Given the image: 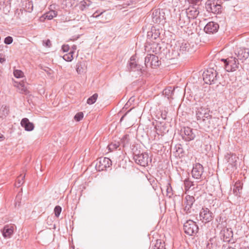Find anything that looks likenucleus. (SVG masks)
<instances>
[{"label": "nucleus", "mask_w": 249, "mask_h": 249, "mask_svg": "<svg viewBox=\"0 0 249 249\" xmlns=\"http://www.w3.org/2000/svg\"><path fill=\"white\" fill-rule=\"evenodd\" d=\"M224 63L225 69L229 72L235 71L239 67L238 60L233 56L228 57L227 59H222Z\"/></svg>", "instance_id": "1"}, {"label": "nucleus", "mask_w": 249, "mask_h": 249, "mask_svg": "<svg viewBox=\"0 0 249 249\" xmlns=\"http://www.w3.org/2000/svg\"><path fill=\"white\" fill-rule=\"evenodd\" d=\"M189 44L186 42L177 41L172 49L174 56L177 57L185 52L189 49Z\"/></svg>", "instance_id": "2"}, {"label": "nucleus", "mask_w": 249, "mask_h": 249, "mask_svg": "<svg viewBox=\"0 0 249 249\" xmlns=\"http://www.w3.org/2000/svg\"><path fill=\"white\" fill-rule=\"evenodd\" d=\"M213 112L209 108L204 107H196L195 110L196 117L197 121H201V122L204 121V119H208L210 117L211 113Z\"/></svg>", "instance_id": "3"}, {"label": "nucleus", "mask_w": 249, "mask_h": 249, "mask_svg": "<svg viewBox=\"0 0 249 249\" xmlns=\"http://www.w3.org/2000/svg\"><path fill=\"white\" fill-rule=\"evenodd\" d=\"M216 71L213 69H210L203 73V78L205 83L207 84H215L217 80Z\"/></svg>", "instance_id": "4"}, {"label": "nucleus", "mask_w": 249, "mask_h": 249, "mask_svg": "<svg viewBox=\"0 0 249 249\" xmlns=\"http://www.w3.org/2000/svg\"><path fill=\"white\" fill-rule=\"evenodd\" d=\"M219 118L215 116H213L212 113L208 119H205L203 122V125L205 129L212 130L215 128L218 125Z\"/></svg>", "instance_id": "5"}, {"label": "nucleus", "mask_w": 249, "mask_h": 249, "mask_svg": "<svg viewBox=\"0 0 249 249\" xmlns=\"http://www.w3.org/2000/svg\"><path fill=\"white\" fill-rule=\"evenodd\" d=\"M184 232L189 235H193L196 234L198 231V227L196 222L189 220L184 224Z\"/></svg>", "instance_id": "6"}, {"label": "nucleus", "mask_w": 249, "mask_h": 249, "mask_svg": "<svg viewBox=\"0 0 249 249\" xmlns=\"http://www.w3.org/2000/svg\"><path fill=\"white\" fill-rule=\"evenodd\" d=\"M213 214L207 208H202L199 213V219L202 222L206 224L213 219Z\"/></svg>", "instance_id": "7"}, {"label": "nucleus", "mask_w": 249, "mask_h": 249, "mask_svg": "<svg viewBox=\"0 0 249 249\" xmlns=\"http://www.w3.org/2000/svg\"><path fill=\"white\" fill-rule=\"evenodd\" d=\"M133 159L137 164L142 166L148 165L149 160V155L147 153L145 152L134 155Z\"/></svg>", "instance_id": "8"}, {"label": "nucleus", "mask_w": 249, "mask_h": 249, "mask_svg": "<svg viewBox=\"0 0 249 249\" xmlns=\"http://www.w3.org/2000/svg\"><path fill=\"white\" fill-rule=\"evenodd\" d=\"M112 165L111 160L108 158H100L98 159V162L96 164V168L101 171L106 170Z\"/></svg>", "instance_id": "9"}, {"label": "nucleus", "mask_w": 249, "mask_h": 249, "mask_svg": "<svg viewBox=\"0 0 249 249\" xmlns=\"http://www.w3.org/2000/svg\"><path fill=\"white\" fill-rule=\"evenodd\" d=\"M204 172L203 166L199 163H197L193 165L192 170V175L193 178L195 179H200Z\"/></svg>", "instance_id": "10"}, {"label": "nucleus", "mask_w": 249, "mask_h": 249, "mask_svg": "<svg viewBox=\"0 0 249 249\" xmlns=\"http://www.w3.org/2000/svg\"><path fill=\"white\" fill-rule=\"evenodd\" d=\"M145 50L150 53H154L155 54L160 52V46L157 41H147L146 45L145 46Z\"/></svg>", "instance_id": "11"}, {"label": "nucleus", "mask_w": 249, "mask_h": 249, "mask_svg": "<svg viewBox=\"0 0 249 249\" xmlns=\"http://www.w3.org/2000/svg\"><path fill=\"white\" fill-rule=\"evenodd\" d=\"M92 5L93 2L90 0H82L77 3L76 6L79 10L86 13Z\"/></svg>", "instance_id": "12"}, {"label": "nucleus", "mask_w": 249, "mask_h": 249, "mask_svg": "<svg viewBox=\"0 0 249 249\" xmlns=\"http://www.w3.org/2000/svg\"><path fill=\"white\" fill-rule=\"evenodd\" d=\"M237 59L244 61L249 57V49L245 48H238L235 52Z\"/></svg>", "instance_id": "13"}, {"label": "nucleus", "mask_w": 249, "mask_h": 249, "mask_svg": "<svg viewBox=\"0 0 249 249\" xmlns=\"http://www.w3.org/2000/svg\"><path fill=\"white\" fill-rule=\"evenodd\" d=\"M199 6L196 5H190L186 9V15H187L190 18H195L197 17L199 13Z\"/></svg>", "instance_id": "14"}, {"label": "nucleus", "mask_w": 249, "mask_h": 249, "mask_svg": "<svg viewBox=\"0 0 249 249\" xmlns=\"http://www.w3.org/2000/svg\"><path fill=\"white\" fill-rule=\"evenodd\" d=\"M195 202V197L193 196L187 195L184 198V210L186 213H191L192 207Z\"/></svg>", "instance_id": "15"}, {"label": "nucleus", "mask_w": 249, "mask_h": 249, "mask_svg": "<svg viewBox=\"0 0 249 249\" xmlns=\"http://www.w3.org/2000/svg\"><path fill=\"white\" fill-rule=\"evenodd\" d=\"M220 235L224 242H229L232 237L233 232L231 228H223L220 231Z\"/></svg>", "instance_id": "16"}, {"label": "nucleus", "mask_w": 249, "mask_h": 249, "mask_svg": "<svg viewBox=\"0 0 249 249\" xmlns=\"http://www.w3.org/2000/svg\"><path fill=\"white\" fill-rule=\"evenodd\" d=\"M219 27L218 23L211 21L205 25L204 30L207 34H213L217 32Z\"/></svg>", "instance_id": "17"}, {"label": "nucleus", "mask_w": 249, "mask_h": 249, "mask_svg": "<svg viewBox=\"0 0 249 249\" xmlns=\"http://www.w3.org/2000/svg\"><path fill=\"white\" fill-rule=\"evenodd\" d=\"M206 8L209 12L218 14L221 12V5L214 2L207 3Z\"/></svg>", "instance_id": "18"}, {"label": "nucleus", "mask_w": 249, "mask_h": 249, "mask_svg": "<svg viewBox=\"0 0 249 249\" xmlns=\"http://www.w3.org/2000/svg\"><path fill=\"white\" fill-rule=\"evenodd\" d=\"M182 138L186 141H190L194 139L195 134L193 132L190 127H184V132L182 134Z\"/></svg>", "instance_id": "19"}, {"label": "nucleus", "mask_w": 249, "mask_h": 249, "mask_svg": "<svg viewBox=\"0 0 249 249\" xmlns=\"http://www.w3.org/2000/svg\"><path fill=\"white\" fill-rule=\"evenodd\" d=\"M190 18L185 14H180L178 22V26L181 28L186 27L190 23Z\"/></svg>", "instance_id": "20"}, {"label": "nucleus", "mask_w": 249, "mask_h": 249, "mask_svg": "<svg viewBox=\"0 0 249 249\" xmlns=\"http://www.w3.org/2000/svg\"><path fill=\"white\" fill-rule=\"evenodd\" d=\"M128 69L130 71L142 70V66L136 63L134 56H132L130 59Z\"/></svg>", "instance_id": "21"}, {"label": "nucleus", "mask_w": 249, "mask_h": 249, "mask_svg": "<svg viewBox=\"0 0 249 249\" xmlns=\"http://www.w3.org/2000/svg\"><path fill=\"white\" fill-rule=\"evenodd\" d=\"M21 126L27 131H32L35 127L33 123L30 122L28 118H24L20 122Z\"/></svg>", "instance_id": "22"}, {"label": "nucleus", "mask_w": 249, "mask_h": 249, "mask_svg": "<svg viewBox=\"0 0 249 249\" xmlns=\"http://www.w3.org/2000/svg\"><path fill=\"white\" fill-rule=\"evenodd\" d=\"M14 231V227L11 225H5L2 231V235L4 238H9L11 237Z\"/></svg>", "instance_id": "23"}, {"label": "nucleus", "mask_w": 249, "mask_h": 249, "mask_svg": "<svg viewBox=\"0 0 249 249\" xmlns=\"http://www.w3.org/2000/svg\"><path fill=\"white\" fill-rule=\"evenodd\" d=\"M160 33L159 31L155 29H152L151 31L147 33V41H154V40H157L159 37Z\"/></svg>", "instance_id": "24"}, {"label": "nucleus", "mask_w": 249, "mask_h": 249, "mask_svg": "<svg viewBox=\"0 0 249 249\" xmlns=\"http://www.w3.org/2000/svg\"><path fill=\"white\" fill-rule=\"evenodd\" d=\"M160 13L159 10H155L152 14V20L155 23H160L163 20V16H160Z\"/></svg>", "instance_id": "25"}, {"label": "nucleus", "mask_w": 249, "mask_h": 249, "mask_svg": "<svg viewBox=\"0 0 249 249\" xmlns=\"http://www.w3.org/2000/svg\"><path fill=\"white\" fill-rule=\"evenodd\" d=\"M151 61L150 62V67L156 68L160 64V62L159 60V58L157 56L151 54Z\"/></svg>", "instance_id": "26"}, {"label": "nucleus", "mask_w": 249, "mask_h": 249, "mask_svg": "<svg viewBox=\"0 0 249 249\" xmlns=\"http://www.w3.org/2000/svg\"><path fill=\"white\" fill-rule=\"evenodd\" d=\"M86 70V66L84 62H79L76 66V70L78 74L85 72Z\"/></svg>", "instance_id": "27"}, {"label": "nucleus", "mask_w": 249, "mask_h": 249, "mask_svg": "<svg viewBox=\"0 0 249 249\" xmlns=\"http://www.w3.org/2000/svg\"><path fill=\"white\" fill-rule=\"evenodd\" d=\"M9 112V107L2 105L0 109V118L2 119L5 118Z\"/></svg>", "instance_id": "28"}, {"label": "nucleus", "mask_w": 249, "mask_h": 249, "mask_svg": "<svg viewBox=\"0 0 249 249\" xmlns=\"http://www.w3.org/2000/svg\"><path fill=\"white\" fill-rule=\"evenodd\" d=\"M174 94V90L172 89L171 87L165 89L163 91V94L168 99L172 98V96Z\"/></svg>", "instance_id": "29"}, {"label": "nucleus", "mask_w": 249, "mask_h": 249, "mask_svg": "<svg viewBox=\"0 0 249 249\" xmlns=\"http://www.w3.org/2000/svg\"><path fill=\"white\" fill-rule=\"evenodd\" d=\"M242 189V187L241 185L240 182H236L234 185L233 188V192L235 196H240L241 191Z\"/></svg>", "instance_id": "30"}, {"label": "nucleus", "mask_w": 249, "mask_h": 249, "mask_svg": "<svg viewBox=\"0 0 249 249\" xmlns=\"http://www.w3.org/2000/svg\"><path fill=\"white\" fill-rule=\"evenodd\" d=\"M57 12L53 10H51L44 14V18L45 19L51 20L53 19L54 17H55L57 16Z\"/></svg>", "instance_id": "31"}, {"label": "nucleus", "mask_w": 249, "mask_h": 249, "mask_svg": "<svg viewBox=\"0 0 249 249\" xmlns=\"http://www.w3.org/2000/svg\"><path fill=\"white\" fill-rule=\"evenodd\" d=\"M25 175H19L17 178L15 182V186L17 187H19L24 183Z\"/></svg>", "instance_id": "32"}, {"label": "nucleus", "mask_w": 249, "mask_h": 249, "mask_svg": "<svg viewBox=\"0 0 249 249\" xmlns=\"http://www.w3.org/2000/svg\"><path fill=\"white\" fill-rule=\"evenodd\" d=\"M153 249H165L164 242L161 240H157Z\"/></svg>", "instance_id": "33"}, {"label": "nucleus", "mask_w": 249, "mask_h": 249, "mask_svg": "<svg viewBox=\"0 0 249 249\" xmlns=\"http://www.w3.org/2000/svg\"><path fill=\"white\" fill-rule=\"evenodd\" d=\"M98 96L97 93H94L92 96L88 99L87 101V104L89 105L94 104L96 101Z\"/></svg>", "instance_id": "34"}, {"label": "nucleus", "mask_w": 249, "mask_h": 249, "mask_svg": "<svg viewBox=\"0 0 249 249\" xmlns=\"http://www.w3.org/2000/svg\"><path fill=\"white\" fill-rule=\"evenodd\" d=\"M184 184L185 189L186 190H189L192 186L194 185L193 182L190 180L189 178H186L184 180Z\"/></svg>", "instance_id": "35"}, {"label": "nucleus", "mask_w": 249, "mask_h": 249, "mask_svg": "<svg viewBox=\"0 0 249 249\" xmlns=\"http://www.w3.org/2000/svg\"><path fill=\"white\" fill-rule=\"evenodd\" d=\"M73 51H70L68 53L65 54L63 56V59L67 61H71L73 58Z\"/></svg>", "instance_id": "36"}, {"label": "nucleus", "mask_w": 249, "mask_h": 249, "mask_svg": "<svg viewBox=\"0 0 249 249\" xmlns=\"http://www.w3.org/2000/svg\"><path fill=\"white\" fill-rule=\"evenodd\" d=\"M14 75L16 78H19L23 77L24 73L21 70H16L14 71Z\"/></svg>", "instance_id": "37"}, {"label": "nucleus", "mask_w": 249, "mask_h": 249, "mask_svg": "<svg viewBox=\"0 0 249 249\" xmlns=\"http://www.w3.org/2000/svg\"><path fill=\"white\" fill-rule=\"evenodd\" d=\"M18 88L19 90L20 93L22 94H26L27 93V89L22 83H20L18 86Z\"/></svg>", "instance_id": "38"}, {"label": "nucleus", "mask_w": 249, "mask_h": 249, "mask_svg": "<svg viewBox=\"0 0 249 249\" xmlns=\"http://www.w3.org/2000/svg\"><path fill=\"white\" fill-rule=\"evenodd\" d=\"M62 208L59 206H56L54 209V213L56 217H58L61 212Z\"/></svg>", "instance_id": "39"}, {"label": "nucleus", "mask_w": 249, "mask_h": 249, "mask_svg": "<svg viewBox=\"0 0 249 249\" xmlns=\"http://www.w3.org/2000/svg\"><path fill=\"white\" fill-rule=\"evenodd\" d=\"M84 117L83 113L82 112H78L75 114L74 117L75 120L76 121H80Z\"/></svg>", "instance_id": "40"}, {"label": "nucleus", "mask_w": 249, "mask_h": 249, "mask_svg": "<svg viewBox=\"0 0 249 249\" xmlns=\"http://www.w3.org/2000/svg\"><path fill=\"white\" fill-rule=\"evenodd\" d=\"M151 54H149L145 57L144 64L146 67H149L150 62L151 61Z\"/></svg>", "instance_id": "41"}, {"label": "nucleus", "mask_w": 249, "mask_h": 249, "mask_svg": "<svg viewBox=\"0 0 249 249\" xmlns=\"http://www.w3.org/2000/svg\"><path fill=\"white\" fill-rule=\"evenodd\" d=\"M119 147L118 143H110L108 145V149L110 151H112L114 149H116Z\"/></svg>", "instance_id": "42"}, {"label": "nucleus", "mask_w": 249, "mask_h": 249, "mask_svg": "<svg viewBox=\"0 0 249 249\" xmlns=\"http://www.w3.org/2000/svg\"><path fill=\"white\" fill-rule=\"evenodd\" d=\"M104 12H105V11H100V10H97L96 12H95L92 14L91 17L93 18H97L99 17V16L102 15Z\"/></svg>", "instance_id": "43"}, {"label": "nucleus", "mask_w": 249, "mask_h": 249, "mask_svg": "<svg viewBox=\"0 0 249 249\" xmlns=\"http://www.w3.org/2000/svg\"><path fill=\"white\" fill-rule=\"evenodd\" d=\"M190 5H196L199 6L200 1L199 0H187Z\"/></svg>", "instance_id": "44"}, {"label": "nucleus", "mask_w": 249, "mask_h": 249, "mask_svg": "<svg viewBox=\"0 0 249 249\" xmlns=\"http://www.w3.org/2000/svg\"><path fill=\"white\" fill-rule=\"evenodd\" d=\"M43 45L46 47L50 48L52 46V43L50 39H48L43 41Z\"/></svg>", "instance_id": "45"}, {"label": "nucleus", "mask_w": 249, "mask_h": 249, "mask_svg": "<svg viewBox=\"0 0 249 249\" xmlns=\"http://www.w3.org/2000/svg\"><path fill=\"white\" fill-rule=\"evenodd\" d=\"M13 38L11 36H8L5 38L4 43L6 44H10L13 42Z\"/></svg>", "instance_id": "46"}, {"label": "nucleus", "mask_w": 249, "mask_h": 249, "mask_svg": "<svg viewBox=\"0 0 249 249\" xmlns=\"http://www.w3.org/2000/svg\"><path fill=\"white\" fill-rule=\"evenodd\" d=\"M70 49V47L68 45H63L62 46V50L64 52H68Z\"/></svg>", "instance_id": "47"}, {"label": "nucleus", "mask_w": 249, "mask_h": 249, "mask_svg": "<svg viewBox=\"0 0 249 249\" xmlns=\"http://www.w3.org/2000/svg\"><path fill=\"white\" fill-rule=\"evenodd\" d=\"M166 191L167 193H170L172 190V188L170 183H168L166 186Z\"/></svg>", "instance_id": "48"}, {"label": "nucleus", "mask_w": 249, "mask_h": 249, "mask_svg": "<svg viewBox=\"0 0 249 249\" xmlns=\"http://www.w3.org/2000/svg\"><path fill=\"white\" fill-rule=\"evenodd\" d=\"M131 110V109L127 111L121 118L120 122H122L124 118L127 115V114Z\"/></svg>", "instance_id": "49"}, {"label": "nucleus", "mask_w": 249, "mask_h": 249, "mask_svg": "<svg viewBox=\"0 0 249 249\" xmlns=\"http://www.w3.org/2000/svg\"><path fill=\"white\" fill-rule=\"evenodd\" d=\"M71 49H72V51H73V53H74V51L76 50L77 49V46L76 45H73L72 47H71Z\"/></svg>", "instance_id": "50"}, {"label": "nucleus", "mask_w": 249, "mask_h": 249, "mask_svg": "<svg viewBox=\"0 0 249 249\" xmlns=\"http://www.w3.org/2000/svg\"><path fill=\"white\" fill-rule=\"evenodd\" d=\"M127 136H128L127 135H125V136H124V139H123L124 142L126 141V143H127L128 142V141L127 139Z\"/></svg>", "instance_id": "51"}, {"label": "nucleus", "mask_w": 249, "mask_h": 249, "mask_svg": "<svg viewBox=\"0 0 249 249\" xmlns=\"http://www.w3.org/2000/svg\"><path fill=\"white\" fill-rule=\"evenodd\" d=\"M4 136L2 134L0 133V141H2L4 140Z\"/></svg>", "instance_id": "52"}, {"label": "nucleus", "mask_w": 249, "mask_h": 249, "mask_svg": "<svg viewBox=\"0 0 249 249\" xmlns=\"http://www.w3.org/2000/svg\"><path fill=\"white\" fill-rule=\"evenodd\" d=\"M4 59L0 58V62L2 63L4 61Z\"/></svg>", "instance_id": "53"}, {"label": "nucleus", "mask_w": 249, "mask_h": 249, "mask_svg": "<svg viewBox=\"0 0 249 249\" xmlns=\"http://www.w3.org/2000/svg\"><path fill=\"white\" fill-rule=\"evenodd\" d=\"M226 249H235L232 247H229L228 248H227Z\"/></svg>", "instance_id": "54"}, {"label": "nucleus", "mask_w": 249, "mask_h": 249, "mask_svg": "<svg viewBox=\"0 0 249 249\" xmlns=\"http://www.w3.org/2000/svg\"><path fill=\"white\" fill-rule=\"evenodd\" d=\"M241 249H249V247H246V248H242Z\"/></svg>", "instance_id": "55"}, {"label": "nucleus", "mask_w": 249, "mask_h": 249, "mask_svg": "<svg viewBox=\"0 0 249 249\" xmlns=\"http://www.w3.org/2000/svg\"><path fill=\"white\" fill-rule=\"evenodd\" d=\"M18 197H19V198L20 199V198H19L20 196H19V195H18V196H17V198H18Z\"/></svg>", "instance_id": "56"}]
</instances>
